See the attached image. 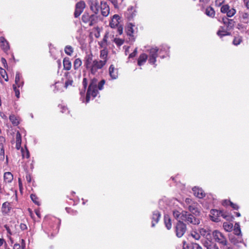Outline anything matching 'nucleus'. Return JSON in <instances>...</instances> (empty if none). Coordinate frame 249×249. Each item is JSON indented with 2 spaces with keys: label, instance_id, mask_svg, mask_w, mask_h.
<instances>
[{
  "label": "nucleus",
  "instance_id": "1",
  "mask_svg": "<svg viewBox=\"0 0 249 249\" xmlns=\"http://www.w3.org/2000/svg\"><path fill=\"white\" fill-rule=\"evenodd\" d=\"M173 214L176 219H180L188 224L198 225L200 223V220L196 216L186 211H182L180 213L178 210H174Z\"/></svg>",
  "mask_w": 249,
  "mask_h": 249
},
{
  "label": "nucleus",
  "instance_id": "2",
  "mask_svg": "<svg viewBox=\"0 0 249 249\" xmlns=\"http://www.w3.org/2000/svg\"><path fill=\"white\" fill-rule=\"evenodd\" d=\"M97 83L98 80L96 78H93L91 80L87 92L86 98L87 103L89 101L91 96L94 98L99 93L97 87Z\"/></svg>",
  "mask_w": 249,
  "mask_h": 249
},
{
  "label": "nucleus",
  "instance_id": "3",
  "mask_svg": "<svg viewBox=\"0 0 249 249\" xmlns=\"http://www.w3.org/2000/svg\"><path fill=\"white\" fill-rule=\"evenodd\" d=\"M198 204L190 198H186L185 200L184 208L188 209L189 211L196 216L199 215L200 211L198 209Z\"/></svg>",
  "mask_w": 249,
  "mask_h": 249
},
{
  "label": "nucleus",
  "instance_id": "4",
  "mask_svg": "<svg viewBox=\"0 0 249 249\" xmlns=\"http://www.w3.org/2000/svg\"><path fill=\"white\" fill-rule=\"evenodd\" d=\"M120 20V17L118 15L115 14L112 17L109 22V25L111 28H117V32L119 35H122L123 32V27L122 25L119 24Z\"/></svg>",
  "mask_w": 249,
  "mask_h": 249
},
{
  "label": "nucleus",
  "instance_id": "5",
  "mask_svg": "<svg viewBox=\"0 0 249 249\" xmlns=\"http://www.w3.org/2000/svg\"><path fill=\"white\" fill-rule=\"evenodd\" d=\"M176 227H175V232L177 237L180 238L181 237L184 233L186 232L187 230L186 224L184 223L182 220L178 219Z\"/></svg>",
  "mask_w": 249,
  "mask_h": 249
},
{
  "label": "nucleus",
  "instance_id": "6",
  "mask_svg": "<svg viewBox=\"0 0 249 249\" xmlns=\"http://www.w3.org/2000/svg\"><path fill=\"white\" fill-rule=\"evenodd\" d=\"M213 235L215 241L224 247H225L227 245L228 241L226 237L221 232L216 230L214 231L213 232Z\"/></svg>",
  "mask_w": 249,
  "mask_h": 249
},
{
  "label": "nucleus",
  "instance_id": "7",
  "mask_svg": "<svg viewBox=\"0 0 249 249\" xmlns=\"http://www.w3.org/2000/svg\"><path fill=\"white\" fill-rule=\"evenodd\" d=\"M105 65L106 60H94L90 69L91 73L95 74L98 70L101 69Z\"/></svg>",
  "mask_w": 249,
  "mask_h": 249
},
{
  "label": "nucleus",
  "instance_id": "8",
  "mask_svg": "<svg viewBox=\"0 0 249 249\" xmlns=\"http://www.w3.org/2000/svg\"><path fill=\"white\" fill-rule=\"evenodd\" d=\"M159 49L157 47H152L147 50L149 53V62L152 64H155L156 62V58L158 57Z\"/></svg>",
  "mask_w": 249,
  "mask_h": 249
},
{
  "label": "nucleus",
  "instance_id": "9",
  "mask_svg": "<svg viewBox=\"0 0 249 249\" xmlns=\"http://www.w3.org/2000/svg\"><path fill=\"white\" fill-rule=\"evenodd\" d=\"M85 7L86 4L84 1H80L76 4L75 9L74 13V16L75 18L80 16L81 13L83 12Z\"/></svg>",
  "mask_w": 249,
  "mask_h": 249
},
{
  "label": "nucleus",
  "instance_id": "10",
  "mask_svg": "<svg viewBox=\"0 0 249 249\" xmlns=\"http://www.w3.org/2000/svg\"><path fill=\"white\" fill-rule=\"evenodd\" d=\"M135 27V25L132 24V23H129L127 25V31H126V35L128 37L129 40L128 42H132L134 41L135 38L134 34V29L133 28Z\"/></svg>",
  "mask_w": 249,
  "mask_h": 249
},
{
  "label": "nucleus",
  "instance_id": "11",
  "mask_svg": "<svg viewBox=\"0 0 249 249\" xmlns=\"http://www.w3.org/2000/svg\"><path fill=\"white\" fill-rule=\"evenodd\" d=\"M100 9L103 16L107 17L109 15L110 9L107 2L105 1L100 2Z\"/></svg>",
  "mask_w": 249,
  "mask_h": 249
},
{
  "label": "nucleus",
  "instance_id": "12",
  "mask_svg": "<svg viewBox=\"0 0 249 249\" xmlns=\"http://www.w3.org/2000/svg\"><path fill=\"white\" fill-rule=\"evenodd\" d=\"M211 219L215 222H218L220 220V210H217L216 209H212L211 212Z\"/></svg>",
  "mask_w": 249,
  "mask_h": 249
},
{
  "label": "nucleus",
  "instance_id": "13",
  "mask_svg": "<svg viewBox=\"0 0 249 249\" xmlns=\"http://www.w3.org/2000/svg\"><path fill=\"white\" fill-rule=\"evenodd\" d=\"M90 9L95 14L99 13L100 5L97 0H90Z\"/></svg>",
  "mask_w": 249,
  "mask_h": 249
},
{
  "label": "nucleus",
  "instance_id": "14",
  "mask_svg": "<svg viewBox=\"0 0 249 249\" xmlns=\"http://www.w3.org/2000/svg\"><path fill=\"white\" fill-rule=\"evenodd\" d=\"M5 143V138L0 136V161H3L5 159V150L4 145Z\"/></svg>",
  "mask_w": 249,
  "mask_h": 249
},
{
  "label": "nucleus",
  "instance_id": "15",
  "mask_svg": "<svg viewBox=\"0 0 249 249\" xmlns=\"http://www.w3.org/2000/svg\"><path fill=\"white\" fill-rule=\"evenodd\" d=\"M192 190L194 196L199 198H202L205 196V193L201 188L195 187L193 188Z\"/></svg>",
  "mask_w": 249,
  "mask_h": 249
},
{
  "label": "nucleus",
  "instance_id": "16",
  "mask_svg": "<svg viewBox=\"0 0 249 249\" xmlns=\"http://www.w3.org/2000/svg\"><path fill=\"white\" fill-rule=\"evenodd\" d=\"M160 218V213L158 211H154L152 215V227H154L157 224Z\"/></svg>",
  "mask_w": 249,
  "mask_h": 249
},
{
  "label": "nucleus",
  "instance_id": "17",
  "mask_svg": "<svg viewBox=\"0 0 249 249\" xmlns=\"http://www.w3.org/2000/svg\"><path fill=\"white\" fill-rule=\"evenodd\" d=\"M109 74L111 78L113 80L118 78V69H115L113 65H111L109 68Z\"/></svg>",
  "mask_w": 249,
  "mask_h": 249
},
{
  "label": "nucleus",
  "instance_id": "18",
  "mask_svg": "<svg viewBox=\"0 0 249 249\" xmlns=\"http://www.w3.org/2000/svg\"><path fill=\"white\" fill-rule=\"evenodd\" d=\"M12 204L7 201L4 202L2 205L1 211L3 213L8 214L12 209Z\"/></svg>",
  "mask_w": 249,
  "mask_h": 249
},
{
  "label": "nucleus",
  "instance_id": "19",
  "mask_svg": "<svg viewBox=\"0 0 249 249\" xmlns=\"http://www.w3.org/2000/svg\"><path fill=\"white\" fill-rule=\"evenodd\" d=\"M85 59V66L87 69H89L90 70L92 66V62L93 61L92 60V54H89L86 55Z\"/></svg>",
  "mask_w": 249,
  "mask_h": 249
},
{
  "label": "nucleus",
  "instance_id": "20",
  "mask_svg": "<svg viewBox=\"0 0 249 249\" xmlns=\"http://www.w3.org/2000/svg\"><path fill=\"white\" fill-rule=\"evenodd\" d=\"M0 43H1V47L4 51H7L9 49V46L8 42L5 39V38L1 36L0 38Z\"/></svg>",
  "mask_w": 249,
  "mask_h": 249
},
{
  "label": "nucleus",
  "instance_id": "21",
  "mask_svg": "<svg viewBox=\"0 0 249 249\" xmlns=\"http://www.w3.org/2000/svg\"><path fill=\"white\" fill-rule=\"evenodd\" d=\"M204 246L207 249H219L215 243L211 241H205Z\"/></svg>",
  "mask_w": 249,
  "mask_h": 249
},
{
  "label": "nucleus",
  "instance_id": "22",
  "mask_svg": "<svg viewBox=\"0 0 249 249\" xmlns=\"http://www.w3.org/2000/svg\"><path fill=\"white\" fill-rule=\"evenodd\" d=\"M4 181L5 183H11L13 180V176L11 172H7L4 174Z\"/></svg>",
  "mask_w": 249,
  "mask_h": 249
},
{
  "label": "nucleus",
  "instance_id": "23",
  "mask_svg": "<svg viewBox=\"0 0 249 249\" xmlns=\"http://www.w3.org/2000/svg\"><path fill=\"white\" fill-rule=\"evenodd\" d=\"M63 66L64 69L67 71H69L71 68V63L70 60L69 58L65 57L63 59Z\"/></svg>",
  "mask_w": 249,
  "mask_h": 249
},
{
  "label": "nucleus",
  "instance_id": "24",
  "mask_svg": "<svg viewBox=\"0 0 249 249\" xmlns=\"http://www.w3.org/2000/svg\"><path fill=\"white\" fill-rule=\"evenodd\" d=\"M147 55L145 53H142L141 54L138 60V64L139 66H142V65L147 59Z\"/></svg>",
  "mask_w": 249,
  "mask_h": 249
},
{
  "label": "nucleus",
  "instance_id": "25",
  "mask_svg": "<svg viewBox=\"0 0 249 249\" xmlns=\"http://www.w3.org/2000/svg\"><path fill=\"white\" fill-rule=\"evenodd\" d=\"M108 51L106 48L100 51V57L101 58V60H106V63L107 60Z\"/></svg>",
  "mask_w": 249,
  "mask_h": 249
},
{
  "label": "nucleus",
  "instance_id": "26",
  "mask_svg": "<svg viewBox=\"0 0 249 249\" xmlns=\"http://www.w3.org/2000/svg\"><path fill=\"white\" fill-rule=\"evenodd\" d=\"M16 139V148L18 150H19L21 147V135L18 131L17 132Z\"/></svg>",
  "mask_w": 249,
  "mask_h": 249
},
{
  "label": "nucleus",
  "instance_id": "27",
  "mask_svg": "<svg viewBox=\"0 0 249 249\" xmlns=\"http://www.w3.org/2000/svg\"><path fill=\"white\" fill-rule=\"evenodd\" d=\"M94 13V14L90 16V19L89 23V26H92L97 23L98 17Z\"/></svg>",
  "mask_w": 249,
  "mask_h": 249
},
{
  "label": "nucleus",
  "instance_id": "28",
  "mask_svg": "<svg viewBox=\"0 0 249 249\" xmlns=\"http://www.w3.org/2000/svg\"><path fill=\"white\" fill-rule=\"evenodd\" d=\"M233 233L235 235L238 237H242L240 225L238 223H236L234 225V228L233 229Z\"/></svg>",
  "mask_w": 249,
  "mask_h": 249
},
{
  "label": "nucleus",
  "instance_id": "29",
  "mask_svg": "<svg viewBox=\"0 0 249 249\" xmlns=\"http://www.w3.org/2000/svg\"><path fill=\"white\" fill-rule=\"evenodd\" d=\"M20 75L19 72H17L15 77V84L18 87H22L23 85V82L20 81Z\"/></svg>",
  "mask_w": 249,
  "mask_h": 249
},
{
  "label": "nucleus",
  "instance_id": "30",
  "mask_svg": "<svg viewBox=\"0 0 249 249\" xmlns=\"http://www.w3.org/2000/svg\"><path fill=\"white\" fill-rule=\"evenodd\" d=\"M220 212L221 213L220 214V217H222L223 218L226 219V220H231L233 218V217L229 214L226 212L224 211L220 210Z\"/></svg>",
  "mask_w": 249,
  "mask_h": 249
},
{
  "label": "nucleus",
  "instance_id": "31",
  "mask_svg": "<svg viewBox=\"0 0 249 249\" xmlns=\"http://www.w3.org/2000/svg\"><path fill=\"white\" fill-rule=\"evenodd\" d=\"M206 14L210 17L213 18L215 16V11L212 7H208L206 9Z\"/></svg>",
  "mask_w": 249,
  "mask_h": 249
},
{
  "label": "nucleus",
  "instance_id": "32",
  "mask_svg": "<svg viewBox=\"0 0 249 249\" xmlns=\"http://www.w3.org/2000/svg\"><path fill=\"white\" fill-rule=\"evenodd\" d=\"M164 224L168 230H170L172 228L171 220L169 216H164Z\"/></svg>",
  "mask_w": 249,
  "mask_h": 249
},
{
  "label": "nucleus",
  "instance_id": "33",
  "mask_svg": "<svg viewBox=\"0 0 249 249\" xmlns=\"http://www.w3.org/2000/svg\"><path fill=\"white\" fill-rule=\"evenodd\" d=\"M25 149H23V148H21V152L22 154V156L23 159L27 158L29 159L30 157V152L28 149L27 148L26 146H25Z\"/></svg>",
  "mask_w": 249,
  "mask_h": 249
},
{
  "label": "nucleus",
  "instance_id": "34",
  "mask_svg": "<svg viewBox=\"0 0 249 249\" xmlns=\"http://www.w3.org/2000/svg\"><path fill=\"white\" fill-rule=\"evenodd\" d=\"M73 51V48L70 45H67L65 47L64 52L69 56H71L72 55Z\"/></svg>",
  "mask_w": 249,
  "mask_h": 249
},
{
  "label": "nucleus",
  "instance_id": "35",
  "mask_svg": "<svg viewBox=\"0 0 249 249\" xmlns=\"http://www.w3.org/2000/svg\"><path fill=\"white\" fill-rule=\"evenodd\" d=\"M30 198L35 204L38 206H39L40 205V203L39 200V198L36 195L33 194H31Z\"/></svg>",
  "mask_w": 249,
  "mask_h": 249
},
{
  "label": "nucleus",
  "instance_id": "36",
  "mask_svg": "<svg viewBox=\"0 0 249 249\" xmlns=\"http://www.w3.org/2000/svg\"><path fill=\"white\" fill-rule=\"evenodd\" d=\"M223 228L224 230L227 231H231L232 230L233 225L231 223H229L227 222H224L223 223Z\"/></svg>",
  "mask_w": 249,
  "mask_h": 249
},
{
  "label": "nucleus",
  "instance_id": "37",
  "mask_svg": "<svg viewBox=\"0 0 249 249\" xmlns=\"http://www.w3.org/2000/svg\"><path fill=\"white\" fill-rule=\"evenodd\" d=\"M82 65V61L80 58L75 59L73 63V68L74 70H78Z\"/></svg>",
  "mask_w": 249,
  "mask_h": 249
},
{
  "label": "nucleus",
  "instance_id": "38",
  "mask_svg": "<svg viewBox=\"0 0 249 249\" xmlns=\"http://www.w3.org/2000/svg\"><path fill=\"white\" fill-rule=\"evenodd\" d=\"M113 42L116 44L117 47L119 48L124 43V40L119 38L115 37L113 39Z\"/></svg>",
  "mask_w": 249,
  "mask_h": 249
},
{
  "label": "nucleus",
  "instance_id": "39",
  "mask_svg": "<svg viewBox=\"0 0 249 249\" xmlns=\"http://www.w3.org/2000/svg\"><path fill=\"white\" fill-rule=\"evenodd\" d=\"M9 119L13 124H19L18 118L16 117L14 115H10Z\"/></svg>",
  "mask_w": 249,
  "mask_h": 249
},
{
  "label": "nucleus",
  "instance_id": "40",
  "mask_svg": "<svg viewBox=\"0 0 249 249\" xmlns=\"http://www.w3.org/2000/svg\"><path fill=\"white\" fill-rule=\"evenodd\" d=\"M90 16L88 13H84V14L82 15V20L83 22L85 23H89V21L90 19Z\"/></svg>",
  "mask_w": 249,
  "mask_h": 249
},
{
  "label": "nucleus",
  "instance_id": "41",
  "mask_svg": "<svg viewBox=\"0 0 249 249\" xmlns=\"http://www.w3.org/2000/svg\"><path fill=\"white\" fill-rule=\"evenodd\" d=\"M107 38V35L106 34L104 36V37L103 39V40L99 43V44L100 47L104 48V49L106 48Z\"/></svg>",
  "mask_w": 249,
  "mask_h": 249
},
{
  "label": "nucleus",
  "instance_id": "42",
  "mask_svg": "<svg viewBox=\"0 0 249 249\" xmlns=\"http://www.w3.org/2000/svg\"><path fill=\"white\" fill-rule=\"evenodd\" d=\"M0 74L2 77L5 79L6 81H8V78L5 70L2 68H0Z\"/></svg>",
  "mask_w": 249,
  "mask_h": 249
},
{
  "label": "nucleus",
  "instance_id": "43",
  "mask_svg": "<svg viewBox=\"0 0 249 249\" xmlns=\"http://www.w3.org/2000/svg\"><path fill=\"white\" fill-rule=\"evenodd\" d=\"M236 13V10L232 8L231 9H229L228 10V12L226 13L227 17H233Z\"/></svg>",
  "mask_w": 249,
  "mask_h": 249
},
{
  "label": "nucleus",
  "instance_id": "44",
  "mask_svg": "<svg viewBox=\"0 0 249 249\" xmlns=\"http://www.w3.org/2000/svg\"><path fill=\"white\" fill-rule=\"evenodd\" d=\"M230 8V6L228 4L223 5L221 7L220 11L222 13L226 14Z\"/></svg>",
  "mask_w": 249,
  "mask_h": 249
},
{
  "label": "nucleus",
  "instance_id": "45",
  "mask_svg": "<svg viewBox=\"0 0 249 249\" xmlns=\"http://www.w3.org/2000/svg\"><path fill=\"white\" fill-rule=\"evenodd\" d=\"M231 241L234 244H236L238 243H241L243 240L242 237H238V239H236L234 237H231Z\"/></svg>",
  "mask_w": 249,
  "mask_h": 249
},
{
  "label": "nucleus",
  "instance_id": "46",
  "mask_svg": "<svg viewBox=\"0 0 249 249\" xmlns=\"http://www.w3.org/2000/svg\"><path fill=\"white\" fill-rule=\"evenodd\" d=\"M106 82L105 80L102 79L101 81H100V82L98 83V84H97V89L99 90H102L103 89V86L105 85Z\"/></svg>",
  "mask_w": 249,
  "mask_h": 249
},
{
  "label": "nucleus",
  "instance_id": "47",
  "mask_svg": "<svg viewBox=\"0 0 249 249\" xmlns=\"http://www.w3.org/2000/svg\"><path fill=\"white\" fill-rule=\"evenodd\" d=\"M191 235L196 240H199L200 238V235L196 231H192L191 233Z\"/></svg>",
  "mask_w": 249,
  "mask_h": 249
},
{
  "label": "nucleus",
  "instance_id": "48",
  "mask_svg": "<svg viewBox=\"0 0 249 249\" xmlns=\"http://www.w3.org/2000/svg\"><path fill=\"white\" fill-rule=\"evenodd\" d=\"M241 18L244 22H247L249 18V14L246 12L243 13L241 15Z\"/></svg>",
  "mask_w": 249,
  "mask_h": 249
},
{
  "label": "nucleus",
  "instance_id": "49",
  "mask_svg": "<svg viewBox=\"0 0 249 249\" xmlns=\"http://www.w3.org/2000/svg\"><path fill=\"white\" fill-rule=\"evenodd\" d=\"M241 41H242V39L240 37H235L233 40V44L234 45L237 46V45H239V44H240Z\"/></svg>",
  "mask_w": 249,
  "mask_h": 249
},
{
  "label": "nucleus",
  "instance_id": "50",
  "mask_svg": "<svg viewBox=\"0 0 249 249\" xmlns=\"http://www.w3.org/2000/svg\"><path fill=\"white\" fill-rule=\"evenodd\" d=\"M13 88L15 92L16 96L18 98L19 97V95H20L19 90L17 89V87L15 85H13Z\"/></svg>",
  "mask_w": 249,
  "mask_h": 249
},
{
  "label": "nucleus",
  "instance_id": "51",
  "mask_svg": "<svg viewBox=\"0 0 249 249\" xmlns=\"http://www.w3.org/2000/svg\"><path fill=\"white\" fill-rule=\"evenodd\" d=\"M231 201L228 199H225L222 201V205L224 207L230 206Z\"/></svg>",
  "mask_w": 249,
  "mask_h": 249
},
{
  "label": "nucleus",
  "instance_id": "52",
  "mask_svg": "<svg viewBox=\"0 0 249 249\" xmlns=\"http://www.w3.org/2000/svg\"><path fill=\"white\" fill-rule=\"evenodd\" d=\"M191 248L192 249H203L202 247L197 243H192Z\"/></svg>",
  "mask_w": 249,
  "mask_h": 249
},
{
  "label": "nucleus",
  "instance_id": "53",
  "mask_svg": "<svg viewBox=\"0 0 249 249\" xmlns=\"http://www.w3.org/2000/svg\"><path fill=\"white\" fill-rule=\"evenodd\" d=\"M82 84L84 88V91L85 92L88 85V80L86 78H84L83 80Z\"/></svg>",
  "mask_w": 249,
  "mask_h": 249
},
{
  "label": "nucleus",
  "instance_id": "54",
  "mask_svg": "<svg viewBox=\"0 0 249 249\" xmlns=\"http://www.w3.org/2000/svg\"><path fill=\"white\" fill-rule=\"evenodd\" d=\"M230 206L234 210H237L239 209V206L236 204V203H233L231 201V204H230Z\"/></svg>",
  "mask_w": 249,
  "mask_h": 249
},
{
  "label": "nucleus",
  "instance_id": "55",
  "mask_svg": "<svg viewBox=\"0 0 249 249\" xmlns=\"http://www.w3.org/2000/svg\"><path fill=\"white\" fill-rule=\"evenodd\" d=\"M224 2V0H216L215 1V5L217 7H219L221 6Z\"/></svg>",
  "mask_w": 249,
  "mask_h": 249
},
{
  "label": "nucleus",
  "instance_id": "56",
  "mask_svg": "<svg viewBox=\"0 0 249 249\" xmlns=\"http://www.w3.org/2000/svg\"><path fill=\"white\" fill-rule=\"evenodd\" d=\"M224 23L227 26H230V24H231L232 22L231 19H229L228 18H226L225 20L224 19H223Z\"/></svg>",
  "mask_w": 249,
  "mask_h": 249
},
{
  "label": "nucleus",
  "instance_id": "57",
  "mask_svg": "<svg viewBox=\"0 0 249 249\" xmlns=\"http://www.w3.org/2000/svg\"><path fill=\"white\" fill-rule=\"evenodd\" d=\"M73 83V81L71 80H68L65 82V87L67 88L70 85H71Z\"/></svg>",
  "mask_w": 249,
  "mask_h": 249
},
{
  "label": "nucleus",
  "instance_id": "58",
  "mask_svg": "<svg viewBox=\"0 0 249 249\" xmlns=\"http://www.w3.org/2000/svg\"><path fill=\"white\" fill-rule=\"evenodd\" d=\"M20 229L22 231H25L27 230V226L25 223H20Z\"/></svg>",
  "mask_w": 249,
  "mask_h": 249
},
{
  "label": "nucleus",
  "instance_id": "59",
  "mask_svg": "<svg viewBox=\"0 0 249 249\" xmlns=\"http://www.w3.org/2000/svg\"><path fill=\"white\" fill-rule=\"evenodd\" d=\"M137 48H135L134 52L129 54V58L134 57L137 54Z\"/></svg>",
  "mask_w": 249,
  "mask_h": 249
},
{
  "label": "nucleus",
  "instance_id": "60",
  "mask_svg": "<svg viewBox=\"0 0 249 249\" xmlns=\"http://www.w3.org/2000/svg\"><path fill=\"white\" fill-rule=\"evenodd\" d=\"M26 179L28 183H30L32 181V177L31 175L29 174H27L26 176Z\"/></svg>",
  "mask_w": 249,
  "mask_h": 249
},
{
  "label": "nucleus",
  "instance_id": "61",
  "mask_svg": "<svg viewBox=\"0 0 249 249\" xmlns=\"http://www.w3.org/2000/svg\"><path fill=\"white\" fill-rule=\"evenodd\" d=\"M4 227L5 228L6 230L7 231V232L10 235H12V232L11 231V230H10V229L9 227L7 225H5L4 226Z\"/></svg>",
  "mask_w": 249,
  "mask_h": 249
},
{
  "label": "nucleus",
  "instance_id": "62",
  "mask_svg": "<svg viewBox=\"0 0 249 249\" xmlns=\"http://www.w3.org/2000/svg\"><path fill=\"white\" fill-rule=\"evenodd\" d=\"M13 249H22L20 245L18 243H16L14 245Z\"/></svg>",
  "mask_w": 249,
  "mask_h": 249
},
{
  "label": "nucleus",
  "instance_id": "63",
  "mask_svg": "<svg viewBox=\"0 0 249 249\" xmlns=\"http://www.w3.org/2000/svg\"><path fill=\"white\" fill-rule=\"evenodd\" d=\"M21 248L22 249H25V246H26V244H25V241L24 239H22L21 240Z\"/></svg>",
  "mask_w": 249,
  "mask_h": 249
},
{
  "label": "nucleus",
  "instance_id": "64",
  "mask_svg": "<svg viewBox=\"0 0 249 249\" xmlns=\"http://www.w3.org/2000/svg\"><path fill=\"white\" fill-rule=\"evenodd\" d=\"M243 2L246 7L249 9V0H243Z\"/></svg>",
  "mask_w": 249,
  "mask_h": 249
}]
</instances>
